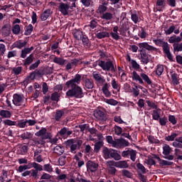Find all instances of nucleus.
Wrapping results in <instances>:
<instances>
[{
    "instance_id": "1",
    "label": "nucleus",
    "mask_w": 182,
    "mask_h": 182,
    "mask_svg": "<svg viewBox=\"0 0 182 182\" xmlns=\"http://www.w3.org/2000/svg\"><path fill=\"white\" fill-rule=\"evenodd\" d=\"M17 171L22 173V177H28L32 180H39V171H46L49 174L53 173V168L50 164H46L43 166L36 162H29L28 165H21Z\"/></svg>"
},
{
    "instance_id": "2",
    "label": "nucleus",
    "mask_w": 182,
    "mask_h": 182,
    "mask_svg": "<svg viewBox=\"0 0 182 182\" xmlns=\"http://www.w3.org/2000/svg\"><path fill=\"white\" fill-rule=\"evenodd\" d=\"M80 85V78L76 77L75 79H71L65 82V86L69 89L65 95L68 97H75V99H82L85 94L83 89L79 86Z\"/></svg>"
},
{
    "instance_id": "3",
    "label": "nucleus",
    "mask_w": 182,
    "mask_h": 182,
    "mask_svg": "<svg viewBox=\"0 0 182 182\" xmlns=\"http://www.w3.org/2000/svg\"><path fill=\"white\" fill-rule=\"evenodd\" d=\"M102 157H104L105 160H109L110 159H113L115 161L122 160V156L119 155L117 150L108 148L107 146H103L102 148Z\"/></svg>"
},
{
    "instance_id": "4",
    "label": "nucleus",
    "mask_w": 182,
    "mask_h": 182,
    "mask_svg": "<svg viewBox=\"0 0 182 182\" xmlns=\"http://www.w3.org/2000/svg\"><path fill=\"white\" fill-rule=\"evenodd\" d=\"M66 147L70 148V153H76V150H80V147H82V144H83V141L81 139H68L65 142Z\"/></svg>"
},
{
    "instance_id": "5",
    "label": "nucleus",
    "mask_w": 182,
    "mask_h": 182,
    "mask_svg": "<svg viewBox=\"0 0 182 182\" xmlns=\"http://www.w3.org/2000/svg\"><path fill=\"white\" fill-rule=\"evenodd\" d=\"M132 80L139 82V85H144V82H146L147 85H152L153 83L147 74L142 73L139 75L136 71L132 72Z\"/></svg>"
},
{
    "instance_id": "6",
    "label": "nucleus",
    "mask_w": 182,
    "mask_h": 182,
    "mask_svg": "<svg viewBox=\"0 0 182 182\" xmlns=\"http://www.w3.org/2000/svg\"><path fill=\"white\" fill-rule=\"evenodd\" d=\"M98 66L102 69V70H105V72H111L114 73L116 72V68H114V64H113V61L108 60H100L98 62Z\"/></svg>"
},
{
    "instance_id": "7",
    "label": "nucleus",
    "mask_w": 182,
    "mask_h": 182,
    "mask_svg": "<svg viewBox=\"0 0 182 182\" xmlns=\"http://www.w3.org/2000/svg\"><path fill=\"white\" fill-rule=\"evenodd\" d=\"M137 46L139 48L138 51L140 53L141 55L142 53H145L146 50H149V52L157 50L156 48L153 46H150L147 42L139 43Z\"/></svg>"
},
{
    "instance_id": "8",
    "label": "nucleus",
    "mask_w": 182,
    "mask_h": 182,
    "mask_svg": "<svg viewBox=\"0 0 182 182\" xmlns=\"http://www.w3.org/2000/svg\"><path fill=\"white\" fill-rule=\"evenodd\" d=\"M115 145H114V147L115 149H123V147H127V146L130 144V142H129V141L123 138L115 139Z\"/></svg>"
},
{
    "instance_id": "9",
    "label": "nucleus",
    "mask_w": 182,
    "mask_h": 182,
    "mask_svg": "<svg viewBox=\"0 0 182 182\" xmlns=\"http://www.w3.org/2000/svg\"><path fill=\"white\" fill-rule=\"evenodd\" d=\"M35 134L37 137L42 136L43 140H47V139H50L52 137L50 133L47 132L46 128H41V129L37 132Z\"/></svg>"
},
{
    "instance_id": "10",
    "label": "nucleus",
    "mask_w": 182,
    "mask_h": 182,
    "mask_svg": "<svg viewBox=\"0 0 182 182\" xmlns=\"http://www.w3.org/2000/svg\"><path fill=\"white\" fill-rule=\"evenodd\" d=\"M122 157H125L127 159H129V156H130V159L132 160V161H136V150L134 149H130V150H127V151H124L122 153Z\"/></svg>"
},
{
    "instance_id": "11",
    "label": "nucleus",
    "mask_w": 182,
    "mask_h": 182,
    "mask_svg": "<svg viewBox=\"0 0 182 182\" xmlns=\"http://www.w3.org/2000/svg\"><path fill=\"white\" fill-rule=\"evenodd\" d=\"M95 117L98 119V120H101V122H106L107 120V115L105 114V112L97 109L94 112Z\"/></svg>"
},
{
    "instance_id": "12",
    "label": "nucleus",
    "mask_w": 182,
    "mask_h": 182,
    "mask_svg": "<svg viewBox=\"0 0 182 182\" xmlns=\"http://www.w3.org/2000/svg\"><path fill=\"white\" fill-rule=\"evenodd\" d=\"M92 77L93 79H95V80L96 81L97 85H100V86H102L105 83V82H106L105 77H103L100 73L97 72H94L92 73Z\"/></svg>"
},
{
    "instance_id": "13",
    "label": "nucleus",
    "mask_w": 182,
    "mask_h": 182,
    "mask_svg": "<svg viewBox=\"0 0 182 182\" xmlns=\"http://www.w3.org/2000/svg\"><path fill=\"white\" fill-rule=\"evenodd\" d=\"M162 48L164 53L166 55L168 59L173 61V55H171V53L170 52V46L168 45V43L163 42Z\"/></svg>"
},
{
    "instance_id": "14",
    "label": "nucleus",
    "mask_w": 182,
    "mask_h": 182,
    "mask_svg": "<svg viewBox=\"0 0 182 182\" xmlns=\"http://www.w3.org/2000/svg\"><path fill=\"white\" fill-rule=\"evenodd\" d=\"M70 8V6L68 4H65L63 2L60 3V5L58 6V9L61 14L64 15V16H66V15H69V9Z\"/></svg>"
},
{
    "instance_id": "15",
    "label": "nucleus",
    "mask_w": 182,
    "mask_h": 182,
    "mask_svg": "<svg viewBox=\"0 0 182 182\" xmlns=\"http://www.w3.org/2000/svg\"><path fill=\"white\" fill-rule=\"evenodd\" d=\"M73 131L70 130L68 127H64L59 132L58 134L61 137H69L71 134H73Z\"/></svg>"
},
{
    "instance_id": "16",
    "label": "nucleus",
    "mask_w": 182,
    "mask_h": 182,
    "mask_svg": "<svg viewBox=\"0 0 182 182\" xmlns=\"http://www.w3.org/2000/svg\"><path fill=\"white\" fill-rule=\"evenodd\" d=\"M87 168L91 171V173H95L97 171L99 167V164L95 163V161H88L86 164Z\"/></svg>"
},
{
    "instance_id": "17",
    "label": "nucleus",
    "mask_w": 182,
    "mask_h": 182,
    "mask_svg": "<svg viewBox=\"0 0 182 182\" xmlns=\"http://www.w3.org/2000/svg\"><path fill=\"white\" fill-rule=\"evenodd\" d=\"M34 59H35V57L33 56V54H30L29 56H28L26 59L23 60L22 65L24 66L25 68H28L29 65H32Z\"/></svg>"
},
{
    "instance_id": "18",
    "label": "nucleus",
    "mask_w": 182,
    "mask_h": 182,
    "mask_svg": "<svg viewBox=\"0 0 182 182\" xmlns=\"http://www.w3.org/2000/svg\"><path fill=\"white\" fill-rule=\"evenodd\" d=\"M65 116V110L64 109H57L55 111V114L54 115V119L55 122H60L62 120V117Z\"/></svg>"
},
{
    "instance_id": "19",
    "label": "nucleus",
    "mask_w": 182,
    "mask_h": 182,
    "mask_svg": "<svg viewBox=\"0 0 182 182\" xmlns=\"http://www.w3.org/2000/svg\"><path fill=\"white\" fill-rule=\"evenodd\" d=\"M22 96L18 94H14L13 96V103L15 106H21V103H22Z\"/></svg>"
},
{
    "instance_id": "20",
    "label": "nucleus",
    "mask_w": 182,
    "mask_h": 182,
    "mask_svg": "<svg viewBox=\"0 0 182 182\" xmlns=\"http://www.w3.org/2000/svg\"><path fill=\"white\" fill-rule=\"evenodd\" d=\"M114 166L118 168H129V164L126 161H113Z\"/></svg>"
},
{
    "instance_id": "21",
    "label": "nucleus",
    "mask_w": 182,
    "mask_h": 182,
    "mask_svg": "<svg viewBox=\"0 0 182 182\" xmlns=\"http://www.w3.org/2000/svg\"><path fill=\"white\" fill-rule=\"evenodd\" d=\"M52 179V175L43 172L40 177L39 181H36V182H49V180Z\"/></svg>"
},
{
    "instance_id": "22",
    "label": "nucleus",
    "mask_w": 182,
    "mask_h": 182,
    "mask_svg": "<svg viewBox=\"0 0 182 182\" xmlns=\"http://www.w3.org/2000/svg\"><path fill=\"white\" fill-rule=\"evenodd\" d=\"M95 36L97 39H104L105 38H110V34L107 31H97Z\"/></svg>"
},
{
    "instance_id": "23",
    "label": "nucleus",
    "mask_w": 182,
    "mask_h": 182,
    "mask_svg": "<svg viewBox=\"0 0 182 182\" xmlns=\"http://www.w3.org/2000/svg\"><path fill=\"white\" fill-rule=\"evenodd\" d=\"M82 85L85 90H90L95 87V82H93V80L89 78L87 80H85Z\"/></svg>"
},
{
    "instance_id": "24",
    "label": "nucleus",
    "mask_w": 182,
    "mask_h": 182,
    "mask_svg": "<svg viewBox=\"0 0 182 182\" xmlns=\"http://www.w3.org/2000/svg\"><path fill=\"white\" fill-rule=\"evenodd\" d=\"M26 45H28V41H24L22 42L21 40L17 41L13 44L14 48H17V49H22V48L26 47Z\"/></svg>"
},
{
    "instance_id": "25",
    "label": "nucleus",
    "mask_w": 182,
    "mask_h": 182,
    "mask_svg": "<svg viewBox=\"0 0 182 182\" xmlns=\"http://www.w3.org/2000/svg\"><path fill=\"white\" fill-rule=\"evenodd\" d=\"M11 182L12 179L8 178V171L5 169L2 170L1 175L0 176V182Z\"/></svg>"
},
{
    "instance_id": "26",
    "label": "nucleus",
    "mask_w": 182,
    "mask_h": 182,
    "mask_svg": "<svg viewBox=\"0 0 182 182\" xmlns=\"http://www.w3.org/2000/svg\"><path fill=\"white\" fill-rule=\"evenodd\" d=\"M109 87H110V84L105 83L102 86V93L105 95L106 97H110L112 96V92L109 91Z\"/></svg>"
},
{
    "instance_id": "27",
    "label": "nucleus",
    "mask_w": 182,
    "mask_h": 182,
    "mask_svg": "<svg viewBox=\"0 0 182 182\" xmlns=\"http://www.w3.org/2000/svg\"><path fill=\"white\" fill-rule=\"evenodd\" d=\"M54 153L58 154V156H62L63 153H65V147H63L62 145H57L53 149Z\"/></svg>"
},
{
    "instance_id": "28",
    "label": "nucleus",
    "mask_w": 182,
    "mask_h": 182,
    "mask_svg": "<svg viewBox=\"0 0 182 182\" xmlns=\"http://www.w3.org/2000/svg\"><path fill=\"white\" fill-rule=\"evenodd\" d=\"M164 72V65L161 64H158L156 67L155 73L156 76H161Z\"/></svg>"
},
{
    "instance_id": "29",
    "label": "nucleus",
    "mask_w": 182,
    "mask_h": 182,
    "mask_svg": "<svg viewBox=\"0 0 182 182\" xmlns=\"http://www.w3.org/2000/svg\"><path fill=\"white\" fill-rule=\"evenodd\" d=\"M52 14V11L50 9H47L44 11L41 14V21H46L49 16H50Z\"/></svg>"
},
{
    "instance_id": "30",
    "label": "nucleus",
    "mask_w": 182,
    "mask_h": 182,
    "mask_svg": "<svg viewBox=\"0 0 182 182\" xmlns=\"http://www.w3.org/2000/svg\"><path fill=\"white\" fill-rule=\"evenodd\" d=\"M0 116L3 117V119H11L12 113H11V111L1 109L0 111Z\"/></svg>"
},
{
    "instance_id": "31",
    "label": "nucleus",
    "mask_w": 182,
    "mask_h": 182,
    "mask_svg": "<svg viewBox=\"0 0 182 182\" xmlns=\"http://www.w3.org/2000/svg\"><path fill=\"white\" fill-rule=\"evenodd\" d=\"M161 109H160V108L155 109L154 110H153L152 112L153 120L159 121V119H160V115L161 114Z\"/></svg>"
},
{
    "instance_id": "32",
    "label": "nucleus",
    "mask_w": 182,
    "mask_h": 182,
    "mask_svg": "<svg viewBox=\"0 0 182 182\" xmlns=\"http://www.w3.org/2000/svg\"><path fill=\"white\" fill-rule=\"evenodd\" d=\"M1 33L4 36H9L11 35V28L8 25L5 24L1 28Z\"/></svg>"
},
{
    "instance_id": "33",
    "label": "nucleus",
    "mask_w": 182,
    "mask_h": 182,
    "mask_svg": "<svg viewBox=\"0 0 182 182\" xmlns=\"http://www.w3.org/2000/svg\"><path fill=\"white\" fill-rule=\"evenodd\" d=\"M73 36L75 39H77V41H82V37L83 36V31L80 30H75L73 32Z\"/></svg>"
},
{
    "instance_id": "34",
    "label": "nucleus",
    "mask_w": 182,
    "mask_h": 182,
    "mask_svg": "<svg viewBox=\"0 0 182 182\" xmlns=\"http://www.w3.org/2000/svg\"><path fill=\"white\" fill-rule=\"evenodd\" d=\"M181 41V37L173 35L171 36L168 41L169 43H178Z\"/></svg>"
},
{
    "instance_id": "35",
    "label": "nucleus",
    "mask_w": 182,
    "mask_h": 182,
    "mask_svg": "<svg viewBox=\"0 0 182 182\" xmlns=\"http://www.w3.org/2000/svg\"><path fill=\"white\" fill-rule=\"evenodd\" d=\"M141 59L142 63H144V65H147V63L150 62V60L149 58V54H147L146 51L141 55Z\"/></svg>"
},
{
    "instance_id": "36",
    "label": "nucleus",
    "mask_w": 182,
    "mask_h": 182,
    "mask_svg": "<svg viewBox=\"0 0 182 182\" xmlns=\"http://www.w3.org/2000/svg\"><path fill=\"white\" fill-rule=\"evenodd\" d=\"M122 176L123 177H127V178H133V173L127 169H123L122 171Z\"/></svg>"
},
{
    "instance_id": "37",
    "label": "nucleus",
    "mask_w": 182,
    "mask_h": 182,
    "mask_svg": "<svg viewBox=\"0 0 182 182\" xmlns=\"http://www.w3.org/2000/svg\"><path fill=\"white\" fill-rule=\"evenodd\" d=\"M171 153V148L168 144H165L163 146V154L164 156H168Z\"/></svg>"
},
{
    "instance_id": "38",
    "label": "nucleus",
    "mask_w": 182,
    "mask_h": 182,
    "mask_svg": "<svg viewBox=\"0 0 182 182\" xmlns=\"http://www.w3.org/2000/svg\"><path fill=\"white\" fill-rule=\"evenodd\" d=\"M102 19H105V21H112L113 18V14L112 13L106 12L102 14L101 16Z\"/></svg>"
},
{
    "instance_id": "39",
    "label": "nucleus",
    "mask_w": 182,
    "mask_h": 182,
    "mask_svg": "<svg viewBox=\"0 0 182 182\" xmlns=\"http://www.w3.org/2000/svg\"><path fill=\"white\" fill-rule=\"evenodd\" d=\"M53 62H54V63H57V65L63 66V65H65V62H66V60L62 58L55 57L53 59Z\"/></svg>"
},
{
    "instance_id": "40",
    "label": "nucleus",
    "mask_w": 182,
    "mask_h": 182,
    "mask_svg": "<svg viewBox=\"0 0 182 182\" xmlns=\"http://www.w3.org/2000/svg\"><path fill=\"white\" fill-rule=\"evenodd\" d=\"M33 136V134H32V133L26 132L21 135V138L23 139V140H29V139H32Z\"/></svg>"
},
{
    "instance_id": "41",
    "label": "nucleus",
    "mask_w": 182,
    "mask_h": 182,
    "mask_svg": "<svg viewBox=\"0 0 182 182\" xmlns=\"http://www.w3.org/2000/svg\"><path fill=\"white\" fill-rule=\"evenodd\" d=\"M102 147H103V141H97L95 144V148L94 150L95 151V153H99V151H100V149H102Z\"/></svg>"
},
{
    "instance_id": "42",
    "label": "nucleus",
    "mask_w": 182,
    "mask_h": 182,
    "mask_svg": "<svg viewBox=\"0 0 182 182\" xmlns=\"http://www.w3.org/2000/svg\"><path fill=\"white\" fill-rule=\"evenodd\" d=\"M178 134L176 132H172L171 135L166 136L165 139L166 141H174V139H176Z\"/></svg>"
},
{
    "instance_id": "43",
    "label": "nucleus",
    "mask_w": 182,
    "mask_h": 182,
    "mask_svg": "<svg viewBox=\"0 0 182 182\" xmlns=\"http://www.w3.org/2000/svg\"><path fill=\"white\" fill-rule=\"evenodd\" d=\"M76 127L80 129L81 133H85V130H89L90 125L89 124H79Z\"/></svg>"
},
{
    "instance_id": "44",
    "label": "nucleus",
    "mask_w": 182,
    "mask_h": 182,
    "mask_svg": "<svg viewBox=\"0 0 182 182\" xmlns=\"http://www.w3.org/2000/svg\"><path fill=\"white\" fill-rule=\"evenodd\" d=\"M106 140L107 143H108V144H112V147H114L116 145V140H113V136L108 135L106 136Z\"/></svg>"
},
{
    "instance_id": "45",
    "label": "nucleus",
    "mask_w": 182,
    "mask_h": 182,
    "mask_svg": "<svg viewBox=\"0 0 182 182\" xmlns=\"http://www.w3.org/2000/svg\"><path fill=\"white\" fill-rule=\"evenodd\" d=\"M39 65H41V60H38L34 63L31 64L29 66L28 69L29 70H35V69H38V68L39 67Z\"/></svg>"
},
{
    "instance_id": "46",
    "label": "nucleus",
    "mask_w": 182,
    "mask_h": 182,
    "mask_svg": "<svg viewBox=\"0 0 182 182\" xmlns=\"http://www.w3.org/2000/svg\"><path fill=\"white\" fill-rule=\"evenodd\" d=\"M21 32V26L18 24H16L12 28V33L14 35H19Z\"/></svg>"
},
{
    "instance_id": "47",
    "label": "nucleus",
    "mask_w": 182,
    "mask_h": 182,
    "mask_svg": "<svg viewBox=\"0 0 182 182\" xmlns=\"http://www.w3.org/2000/svg\"><path fill=\"white\" fill-rule=\"evenodd\" d=\"M76 77H79L80 78V83L82 81L84 83L85 80H88V79H89V78H87V75H86L76 74L75 75L74 78H73V79H76Z\"/></svg>"
},
{
    "instance_id": "48",
    "label": "nucleus",
    "mask_w": 182,
    "mask_h": 182,
    "mask_svg": "<svg viewBox=\"0 0 182 182\" xmlns=\"http://www.w3.org/2000/svg\"><path fill=\"white\" fill-rule=\"evenodd\" d=\"M177 76H178L177 73H173L171 75L172 83L175 86H177V85H179L180 83V82H178V79L177 78Z\"/></svg>"
},
{
    "instance_id": "49",
    "label": "nucleus",
    "mask_w": 182,
    "mask_h": 182,
    "mask_svg": "<svg viewBox=\"0 0 182 182\" xmlns=\"http://www.w3.org/2000/svg\"><path fill=\"white\" fill-rule=\"evenodd\" d=\"M33 31V26H32V24H29L24 32V35L26 36H28V35H31V33H32Z\"/></svg>"
},
{
    "instance_id": "50",
    "label": "nucleus",
    "mask_w": 182,
    "mask_h": 182,
    "mask_svg": "<svg viewBox=\"0 0 182 182\" xmlns=\"http://www.w3.org/2000/svg\"><path fill=\"white\" fill-rule=\"evenodd\" d=\"M159 124L161 126H166V124H167V123H168V119H167V117L164 116L163 117H160L159 119Z\"/></svg>"
},
{
    "instance_id": "51",
    "label": "nucleus",
    "mask_w": 182,
    "mask_h": 182,
    "mask_svg": "<svg viewBox=\"0 0 182 182\" xmlns=\"http://www.w3.org/2000/svg\"><path fill=\"white\" fill-rule=\"evenodd\" d=\"M26 124H27L26 120L25 121L23 119V120H20L18 122H16V127H19L20 129H24V127H26Z\"/></svg>"
},
{
    "instance_id": "52",
    "label": "nucleus",
    "mask_w": 182,
    "mask_h": 182,
    "mask_svg": "<svg viewBox=\"0 0 182 182\" xmlns=\"http://www.w3.org/2000/svg\"><path fill=\"white\" fill-rule=\"evenodd\" d=\"M59 97H60V96H59V93H58V92H55L51 95L50 100L53 102H59Z\"/></svg>"
},
{
    "instance_id": "53",
    "label": "nucleus",
    "mask_w": 182,
    "mask_h": 182,
    "mask_svg": "<svg viewBox=\"0 0 182 182\" xmlns=\"http://www.w3.org/2000/svg\"><path fill=\"white\" fill-rule=\"evenodd\" d=\"M81 41L84 45V46H89V43L90 42L87 36L83 35L81 38Z\"/></svg>"
},
{
    "instance_id": "54",
    "label": "nucleus",
    "mask_w": 182,
    "mask_h": 182,
    "mask_svg": "<svg viewBox=\"0 0 182 182\" xmlns=\"http://www.w3.org/2000/svg\"><path fill=\"white\" fill-rule=\"evenodd\" d=\"M135 13H132L131 14V19L134 22V23H137L139 22V16L137 15V13L134 11Z\"/></svg>"
},
{
    "instance_id": "55",
    "label": "nucleus",
    "mask_w": 182,
    "mask_h": 182,
    "mask_svg": "<svg viewBox=\"0 0 182 182\" xmlns=\"http://www.w3.org/2000/svg\"><path fill=\"white\" fill-rule=\"evenodd\" d=\"M3 123L5 124V126H16V122L11 119L4 120Z\"/></svg>"
},
{
    "instance_id": "56",
    "label": "nucleus",
    "mask_w": 182,
    "mask_h": 182,
    "mask_svg": "<svg viewBox=\"0 0 182 182\" xmlns=\"http://www.w3.org/2000/svg\"><path fill=\"white\" fill-rule=\"evenodd\" d=\"M114 130L115 134H117V136H120V134H122V133H123V129H122V127H120L117 125H114Z\"/></svg>"
},
{
    "instance_id": "57",
    "label": "nucleus",
    "mask_w": 182,
    "mask_h": 182,
    "mask_svg": "<svg viewBox=\"0 0 182 182\" xmlns=\"http://www.w3.org/2000/svg\"><path fill=\"white\" fill-rule=\"evenodd\" d=\"M173 51L174 52H182V43L173 44Z\"/></svg>"
},
{
    "instance_id": "58",
    "label": "nucleus",
    "mask_w": 182,
    "mask_h": 182,
    "mask_svg": "<svg viewBox=\"0 0 182 182\" xmlns=\"http://www.w3.org/2000/svg\"><path fill=\"white\" fill-rule=\"evenodd\" d=\"M159 164L161 167H164V166H173V163L162 159Z\"/></svg>"
},
{
    "instance_id": "59",
    "label": "nucleus",
    "mask_w": 182,
    "mask_h": 182,
    "mask_svg": "<svg viewBox=\"0 0 182 182\" xmlns=\"http://www.w3.org/2000/svg\"><path fill=\"white\" fill-rule=\"evenodd\" d=\"M148 140L151 144H158L159 140L154 138L153 136H148Z\"/></svg>"
},
{
    "instance_id": "60",
    "label": "nucleus",
    "mask_w": 182,
    "mask_h": 182,
    "mask_svg": "<svg viewBox=\"0 0 182 182\" xmlns=\"http://www.w3.org/2000/svg\"><path fill=\"white\" fill-rule=\"evenodd\" d=\"M19 164H24V166H28L31 161H28L26 158H21L18 159Z\"/></svg>"
},
{
    "instance_id": "61",
    "label": "nucleus",
    "mask_w": 182,
    "mask_h": 182,
    "mask_svg": "<svg viewBox=\"0 0 182 182\" xmlns=\"http://www.w3.org/2000/svg\"><path fill=\"white\" fill-rule=\"evenodd\" d=\"M175 29L176 26L174 25L171 26L167 30H165L166 35H171Z\"/></svg>"
},
{
    "instance_id": "62",
    "label": "nucleus",
    "mask_w": 182,
    "mask_h": 182,
    "mask_svg": "<svg viewBox=\"0 0 182 182\" xmlns=\"http://www.w3.org/2000/svg\"><path fill=\"white\" fill-rule=\"evenodd\" d=\"M168 122H170L171 124H177V119H176V117L174 115H168Z\"/></svg>"
},
{
    "instance_id": "63",
    "label": "nucleus",
    "mask_w": 182,
    "mask_h": 182,
    "mask_svg": "<svg viewBox=\"0 0 182 182\" xmlns=\"http://www.w3.org/2000/svg\"><path fill=\"white\" fill-rule=\"evenodd\" d=\"M146 103L147 106L149 107H150L151 109H157V105H156V103H154L150 100H146Z\"/></svg>"
},
{
    "instance_id": "64",
    "label": "nucleus",
    "mask_w": 182,
    "mask_h": 182,
    "mask_svg": "<svg viewBox=\"0 0 182 182\" xmlns=\"http://www.w3.org/2000/svg\"><path fill=\"white\" fill-rule=\"evenodd\" d=\"M105 102L107 103V105H111L112 106H117V105L119 103V102L114 99L106 100Z\"/></svg>"
}]
</instances>
